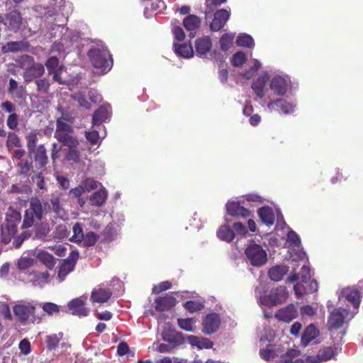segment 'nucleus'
<instances>
[{"label": "nucleus", "instance_id": "obj_61", "mask_svg": "<svg viewBox=\"0 0 363 363\" xmlns=\"http://www.w3.org/2000/svg\"><path fill=\"white\" fill-rule=\"evenodd\" d=\"M18 348L22 354L28 355L31 352L30 341L27 338L23 339L18 345Z\"/></svg>", "mask_w": 363, "mask_h": 363}, {"label": "nucleus", "instance_id": "obj_2", "mask_svg": "<svg viewBox=\"0 0 363 363\" xmlns=\"http://www.w3.org/2000/svg\"><path fill=\"white\" fill-rule=\"evenodd\" d=\"M87 55L93 67L102 74L107 73L113 66L112 56L106 49L94 48L89 50Z\"/></svg>", "mask_w": 363, "mask_h": 363}, {"label": "nucleus", "instance_id": "obj_24", "mask_svg": "<svg viewBox=\"0 0 363 363\" xmlns=\"http://www.w3.org/2000/svg\"><path fill=\"white\" fill-rule=\"evenodd\" d=\"M269 79V74L267 73H264L252 82V89L257 96L259 99H262L264 96V89Z\"/></svg>", "mask_w": 363, "mask_h": 363}, {"label": "nucleus", "instance_id": "obj_18", "mask_svg": "<svg viewBox=\"0 0 363 363\" xmlns=\"http://www.w3.org/2000/svg\"><path fill=\"white\" fill-rule=\"evenodd\" d=\"M68 308L72 313L78 316H86L89 309L85 307V301L82 298H77L69 302Z\"/></svg>", "mask_w": 363, "mask_h": 363}, {"label": "nucleus", "instance_id": "obj_44", "mask_svg": "<svg viewBox=\"0 0 363 363\" xmlns=\"http://www.w3.org/2000/svg\"><path fill=\"white\" fill-rule=\"evenodd\" d=\"M62 337V335L59 337V335L56 334L48 335L45 337V343L47 345V349L49 351H52L55 350L60 343V341L61 340Z\"/></svg>", "mask_w": 363, "mask_h": 363}, {"label": "nucleus", "instance_id": "obj_15", "mask_svg": "<svg viewBox=\"0 0 363 363\" xmlns=\"http://www.w3.org/2000/svg\"><path fill=\"white\" fill-rule=\"evenodd\" d=\"M342 294L355 309L359 308L363 295L361 289L356 287H348L342 290Z\"/></svg>", "mask_w": 363, "mask_h": 363}, {"label": "nucleus", "instance_id": "obj_27", "mask_svg": "<svg viewBox=\"0 0 363 363\" xmlns=\"http://www.w3.org/2000/svg\"><path fill=\"white\" fill-rule=\"evenodd\" d=\"M187 340L189 342L199 349H211L213 347V342L206 337H199L194 335H188Z\"/></svg>", "mask_w": 363, "mask_h": 363}, {"label": "nucleus", "instance_id": "obj_6", "mask_svg": "<svg viewBox=\"0 0 363 363\" xmlns=\"http://www.w3.org/2000/svg\"><path fill=\"white\" fill-rule=\"evenodd\" d=\"M245 254L247 261L253 267H260L267 262V254L263 247L251 241L245 249Z\"/></svg>", "mask_w": 363, "mask_h": 363}, {"label": "nucleus", "instance_id": "obj_22", "mask_svg": "<svg viewBox=\"0 0 363 363\" xmlns=\"http://www.w3.org/2000/svg\"><path fill=\"white\" fill-rule=\"evenodd\" d=\"M270 89L277 96H284L288 89V84L285 79L280 76L274 77L270 83Z\"/></svg>", "mask_w": 363, "mask_h": 363}, {"label": "nucleus", "instance_id": "obj_10", "mask_svg": "<svg viewBox=\"0 0 363 363\" xmlns=\"http://www.w3.org/2000/svg\"><path fill=\"white\" fill-rule=\"evenodd\" d=\"M347 314V311L345 309L335 308L328 316V325L329 328L339 329L342 328Z\"/></svg>", "mask_w": 363, "mask_h": 363}, {"label": "nucleus", "instance_id": "obj_50", "mask_svg": "<svg viewBox=\"0 0 363 363\" xmlns=\"http://www.w3.org/2000/svg\"><path fill=\"white\" fill-rule=\"evenodd\" d=\"M6 146L9 149H11L14 147H21V143L19 137L14 133H9Z\"/></svg>", "mask_w": 363, "mask_h": 363}, {"label": "nucleus", "instance_id": "obj_23", "mask_svg": "<svg viewBox=\"0 0 363 363\" xmlns=\"http://www.w3.org/2000/svg\"><path fill=\"white\" fill-rule=\"evenodd\" d=\"M112 291L110 289L99 288L94 289L91 294V301L93 303H106L111 297Z\"/></svg>", "mask_w": 363, "mask_h": 363}, {"label": "nucleus", "instance_id": "obj_11", "mask_svg": "<svg viewBox=\"0 0 363 363\" xmlns=\"http://www.w3.org/2000/svg\"><path fill=\"white\" fill-rule=\"evenodd\" d=\"M29 155H33L35 162V167L38 169H45L48 164V157L47 155V150L44 144H40L33 152H28Z\"/></svg>", "mask_w": 363, "mask_h": 363}, {"label": "nucleus", "instance_id": "obj_25", "mask_svg": "<svg viewBox=\"0 0 363 363\" xmlns=\"http://www.w3.org/2000/svg\"><path fill=\"white\" fill-rule=\"evenodd\" d=\"M301 352L296 349H289L286 353L280 356V359L277 363H305L304 360L298 358Z\"/></svg>", "mask_w": 363, "mask_h": 363}, {"label": "nucleus", "instance_id": "obj_64", "mask_svg": "<svg viewBox=\"0 0 363 363\" xmlns=\"http://www.w3.org/2000/svg\"><path fill=\"white\" fill-rule=\"evenodd\" d=\"M300 279L303 283H307L311 279V269L308 267L303 265L301 269Z\"/></svg>", "mask_w": 363, "mask_h": 363}, {"label": "nucleus", "instance_id": "obj_56", "mask_svg": "<svg viewBox=\"0 0 363 363\" xmlns=\"http://www.w3.org/2000/svg\"><path fill=\"white\" fill-rule=\"evenodd\" d=\"M163 340L169 343L179 345L184 341L183 335L181 333H176L173 335L169 336V337H166L163 336Z\"/></svg>", "mask_w": 363, "mask_h": 363}, {"label": "nucleus", "instance_id": "obj_53", "mask_svg": "<svg viewBox=\"0 0 363 363\" xmlns=\"http://www.w3.org/2000/svg\"><path fill=\"white\" fill-rule=\"evenodd\" d=\"M247 60L245 53L237 52L233 55L232 65L235 67H241Z\"/></svg>", "mask_w": 363, "mask_h": 363}, {"label": "nucleus", "instance_id": "obj_20", "mask_svg": "<svg viewBox=\"0 0 363 363\" xmlns=\"http://www.w3.org/2000/svg\"><path fill=\"white\" fill-rule=\"evenodd\" d=\"M183 25L185 29L189 31V37L193 38L195 37L196 30L201 26V20L197 16L189 14L184 18Z\"/></svg>", "mask_w": 363, "mask_h": 363}, {"label": "nucleus", "instance_id": "obj_57", "mask_svg": "<svg viewBox=\"0 0 363 363\" xmlns=\"http://www.w3.org/2000/svg\"><path fill=\"white\" fill-rule=\"evenodd\" d=\"M163 340L169 343L179 345L184 341L183 335L181 333H176L173 335L169 336V337H166L163 336Z\"/></svg>", "mask_w": 363, "mask_h": 363}, {"label": "nucleus", "instance_id": "obj_30", "mask_svg": "<svg viewBox=\"0 0 363 363\" xmlns=\"http://www.w3.org/2000/svg\"><path fill=\"white\" fill-rule=\"evenodd\" d=\"M109 116L108 108L105 106H101L94 111L92 116L93 125H99L104 122Z\"/></svg>", "mask_w": 363, "mask_h": 363}, {"label": "nucleus", "instance_id": "obj_5", "mask_svg": "<svg viewBox=\"0 0 363 363\" xmlns=\"http://www.w3.org/2000/svg\"><path fill=\"white\" fill-rule=\"evenodd\" d=\"M72 131V127L65 121V118H60L57 120L54 137L62 145L74 146L76 145L77 138L70 135Z\"/></svg>", "mask_w": 363, "mask_h": 363}, {"label": "nucleus", "instance_id": "obj_4", "mask_svg": "<svg viewBox=\"0 0 363 363\" xmlns=\"http://www.w3.org/2000/svg\"><path fill=\"white\" fill-rule=\"evenodd\" d=\"M14 315L21 323L28 322L31 323H39L41 318L35 315V307L31 303H23L16 304L13 308Z\"/></svg>", "mask_w": 363, "mask_h": 363}, {"label": "nucleus", "instance_id": "obj_43", "mask_svg": "<svg viewBox=\"0 0 363 363\" xmlns=\"http://www.w3.org/2000/svg\"><path fill=\"white\" fill-rule=\"evenodd\" d=\"M99 238V235L94 232H88L84 236V239L82 242V246L84 247H93L96 243Z\"/></svg>", "mask_w": 363, "mask_h": 363}, {"label": "nucleus", "instance_id": "obj_42", "mask_svg": "<svg viewBox=\"0 0 363 363\" xmlns=\"http://www.w3.org/2000/svg\"><path fill=\"white\" fill-rule=\"evenodd\" d=\"M38 133L36 130L31 131L26 135V146L28 152H33L38 147L37 143Z\"/></svg>", "mask_w": 363, "mask_h": 363}, {"label": "nucleus", "instance_id": "obj_14", "mask_svg": "<svg viewBox=\"0 0 363 363\" xmlns=\"http://www.w3.org/2000/svg\"><path fill=\"white\" fill-rule=\"evenodd\" d=\"M227 213L233 217L247 218L250 216V211L242 206L239 201H228L226 205Z\"/></svg>", "mask_w": 363, "mask_h": 363}, {"label": "nucleus", "instance_id": "obj_47", "mask_svg": "<svg viewBox=\"0 0 363 363\" xmlns=\"http://www.w3.org/2000/svg\"><path fill=\"white\" fill-rule=\"evenodd\" d=\"M39 258L41 262L50 269H52L55 265V257L48 252L42 253Z\"/></svg>", "mask_w": 363, "mask_h": 363}, {"label": "nucleus", "instance_id": "obj_19", "mask_svg": "<svg viewBox=\"0 0 363 363\" xmlns=\"http://www.w3.org/2000/svg\"><path fill=\"white\" fill-rule=\"evenodd\" d=\"M298 316L297 310L294 304L280 308L275 314L276 318L289 323Z\"/></svg>", "mask_w": 363, "mask_h": 363}, {"label": "nucleus", "instance_id": "obj_37", "mask_svg": "<svg viewBox=\"0 0 363 363\" xmlns=\"http://www.w3.org/2000/svg\"><path fill=\"white\" fill-rule=\"evenodd\" d=\"M217 235L220 240L227 242H231L235 238L233 230H232L228 225H223L220 227L217 231Z\"/></svg>", "mask_w": 363, "mask_h": 363}, {"label": "nucleus", "instance_id": "obj_8", "mask_svg": "<svg viewBox=\"0 0 363 363\" xmlns=\"http://www.w3.org/2000/svg\"><path fill=\"white\" fill-rule=\"evenodd\" d=\"M288 297V291L284 286H279L270 290L268 295L260 296L262 305L273 306L285 301Z\"/></svg>", "mask_w": 363, "mask_h": 363}, {"label": "nucleus", "instance_id": "obj_48", "mask_svg": "<svg viewBox=\"0 0 363 363\" xmlns=\"http://www.w3.org/2000/svg\"><path fill=\"white\" fill-rule=\"evenodd\" d=\"M179 328L185 331H193V324L195 323L194 318H179L177 320Z\"/></svg>", "mask_w": 363, "mask_h": 363}, {"label": "nucleus", "instance_id": "obj_63", "mask_svg": "<svg viewBox=\"0 0 363 363\" xmlns=\"http://www.w3.org/2000/svg\"><path fill=\"white\" fill-rule=\"evenodd\" d=\"M43 311L49 315H52L54 313H58L60 311V307L53 303H45L43 305Z\"/></svg>", "mask_w": 363, "mask_h": 363}, {"label": "nucleus", "instance_id": "obj_3", "mask_svg": "<svg viewBox=\"0 0 363 363\" xmlns=\"http://www.w3.org/2000/svg\"><path fill=\"white\" fill-rule=\"evenodd\" d=\"M21 66L25 69L23 79L26 82L42 77L45 72L44 66L40 63H35L34 58L28 55H23L21 58Z\"/></svg>", "mask_w": 363, "mask_h": 363}, {"label": "nucleus", "instance_id": "obj_60", "mask_svg": "<svg viewBox=\"0 0 363 363\" xmlns=\"http://www.w3.org/2000/svg\"><path fill=\"white\" fill-rule=\"evenodd\" d=\"M35 84L37 85L38 91L46 94L48 92L50 88V83L45 79H40L35 81Z\"/></svg>", "mask_w": 363, "mask_h": 363}, {"label": "nucleus", "instance_id": "obj_35", "mask_svg": "<svg viewBox=\"0 0 363 363\" xmlns=\"http://www.w3.org/2000/svg\"><path fill=\"white\" fill-rule=\"evenodd\" d=\"M259 354L266 361H269L279 357V352L275 350V345L272 344L267 345L264 349H261Z\"/></svg>", "mask_w": 363, "mask_h": 363}, {"label": "nucleus", "instance_id": "obj_13", "mask_svg": "<svg viewBox=\"0 0 363 363\" xmlns=\"http://www.w3.org/2000/svg\"><path fill=\"white\" fill-rule=\"evenodd\" d=\"M335 355V349L332 347H323L318 352L316 355H309L306 357L308 363H322L331 359Z\"/></svg>", "mask_w": 363, "mask_h": 363}, {"label": "nucleus", "instance_id": "obj_7", "mask_svg": "<svg viewBox=\"0 0 363 363\" xmlns=\"http://www.w3.org/2000/svg\"><path fill=\"white\" fill-rule=\"evenodd\" d=\"M21 220L20 212L13 211L7 215L5 226L1 230V242L8 244L17 233V226Z\"/></svg>", "mask_w": 363, "mask_h": 363}, {"label": "nucleus", "instance_id": "obj_34", "mask_svg": "<svg viewBox=\"0 0 363 363\" xmlns=\"http://www.w3.org/2000/svg\"><path fill=\"white\" fill-rule=\"evenodd\" d=\"M175 52L177 55L189 58L194 55V49L191 44H174Z\"/></svg>", "mask_w": 363, "mask_h": 363}, {"label": "nucleus", "instance_id": "obj_51", "mask_svg": "<svg viewBox=\"0 0 363 363\" xmlns=\"http://www.w3.org/2000/svg\"><path fill=\"white\" fill-rule=\"evenodd\" d=\"M72 98L78 102L81 107L89 109L91 107L90 103L87 101L85 95L82 92L75 93L72 96Z\"/></svg>", "mask_w": 363, "mask_h": 363}, {"label": "nucleus", "instance_id": "obj_26", "mask_svg": "<svg viewBox=\"0 0 363 363\" xmlns=\"http://www.w3.org/2000/svg\"><path fill=\"white\" fill-rule=\"evenodd\" d=\"M319 335V330L313 324L307 326L302 335L301 343L303 347H306L312 340H315Z\"/></svg>", "mask_w": 363, "mask_h": 363}, {"label": "nucleus", "instance_id": "obj_36", "mask_svg": "<svg viewBox=\"0 0 363 363\" xmlns=\"http://www.w3.org/2000/svg\"><path fill=\"white\" fill-rule=\"evenodd\" d=\"M30 277H32V281L34 285L43 286L48 283L50 274L48 272H33L30 273Z\"/></svg>", "mask_w": 363, "mask_h": 363}, {"label": "nucleus", "instance_id": "obj_32", "mask_svg": "<svg viewBox=\"0 0 363 363\" xmlns=\"http://www.w3.org/2000/svg\"><path fill=\"white\" fill-rule=\"evenodd\" d=\"M289 267L285 265H277L270 268L268 271V275L271 280L279 281L283 279L287 273Z\"/></svg>", "mask_w": 363, "mask_h": 363}, {"label": "nucleus", "instance_id": "obj_55", "mask_svg": "<svg viewBox=\"0 0 363 363\" xmlns=\"http://www.w3.org/2000/svg\"><path fill=\"white\" fill-rule=\"evenodd\" d=\"M172 286V284L171 281H164L160 282L159 284L154 286L152 288V293L155 294H159L162 293V291H164L166 290H168L171 289Z\"/></svg>", "mask_w": 363, "mask_h": 363}, {"label": "nucleus", "instance_id": "obj_9", "mask_svg": "<svg viewBox=\"0 0 363 363\" xmlns=\"http://www.w3.org/2000/svg\"><path fill=\"white\" fill-rule=\"evenodd\" d=\"M230 16V11L227 9H220L217 10L214 13L213 18L210 24L211 30L216 32L221 30L226 24Z\"/></svg>", "mask_w": 363, "mask_h": 363}, {"label": "nucleus", "instance_id": "obj_62", "mask_svg": "<svg viewBox=\"0 0 363 363\" xmlns=\"http://www.w3.org/2000/svg\"><path fill=\"white\" fill-rule=\"evenodd\" d=\"M81 185L83 189H84V191H91L97 188L96 182L91 178H87L82 182Z\"/></svg>", "mask_w": 363, "mask_h": 363}, {"label": "nucleus", "instance_id": "obj_58", "mask_svg": "<svg viewBox=\"0 0 363 363\" xmlns=\"http://www.w3.org/2000/svg\"><path fill=\"white\" fill-rule=\"evenodd\" d=\"M45 66L49 73L51 74L52 71L58 69L59 59L54 56L49 57L45 62Z\"/></svg>", "mask_w": 363, "mask_h": 363}, {"label": "nucleus", "instance_id": "obj_52", "mask_svg": "<svg viewBox=\"0 0 363 363\" xmlns=\"http://www.w3.org/2000/svg\"><path fill=\"white\" fill-rule=\"evenodd\" d=\"M184 308L190 313H194L201 311L203 305L198 301H188L184 303Z\"/></svg>", "mask_w": 363, "mask_h": 363}, {"label": "nucleus", "instance_id": "obj_1", "mask_svg": "<svg viewBox=\"0 0 363 363\" xmlns=\"http://www.w3.org/2000/svg\"><path fill=\"white\" fill-rule=\"evenodd\" d=\"M29 203V208L26 210L24 213L22 229L31 227L34 223V218L40 221L43 219L44 215L50 213V208L47 201H41L34 196L30 198Z\"/></svg>", "mask_w": 363, "mask_h": 363}, {"label": "nucleus", "instance_id": "obj_29", "mask_svg": "<svg viewBox=\"0 0 363 363\" xmlns=\"http://www.w3.org/2000/svg\"><path fill=\"white\" fill-rule=\"evenodd\" d=\"M28 47V43L24 41H10L1 47V50L4 53L17 52L26 50Z\"/></svg>", "mask_w": 363, "mask_h": 363}, {"label": "nucleus", "instance_id": "obj_45", "mask_svg": "<svg viewBox=\"0 0 363 363\" xmlns=\"http://www.w3.org/2000/svg\"><path fill=\"white\" fill-rule=\"evenodd\" d=\"M234 35L230 33H224L220 39V47L223 51H227L233 45Z\"/></svg>", "mask_w": 363, "mask_h": 363}, {"label": "nucleus", "instance_id": "obj_54", "mask_svg": "<svg viewBox=\"0 0 363 363\" xmlns=\"http://www.w3.org/2000/svg\"><path fill=\"white\" fill-rule=\"evenodd\" d=\"M33 182L36 184L38 188L41 190H46V184L43 172H38L32 177Z\"/></svg>", "mask_w": 363, "mask_h": 363}, {"label": "nucleus", "instance_id": "obj_41", "mask_svg": "<svg viewBox=\"0 0 363 363\" xmlns=\"http://www.w3.org/2000/svg\"><path fill=\"white\" fill-rule=\"evenodd\" d=\"M78 145H79V141L77 139V143L74 146L66 145L67 147H69V150H68L67 152L66 153V156H65V158L67 160L72 161L75 163H77L79 162L80 152L77 149Z\"/></svg>", "mask_w": 363, "mask_h": 363}, {"label": "nucleus", "instance_id": "obj_38", "mask_svg": "<svg viewBox=\"0 0 363 363\" xmlns=\"http://www.w3.org/2000/svg\"><path fill=\"white\" fill-rule=\"evenodd\" d=\"M16 167L18 174L28 177L31 174L33 169L32 162L28 160L21 161L17 164Z\"/></svg>", "mask_w": 363, "mask_h": 363}, {"label": "nucleus", "instance_id": "obj_40", "mask_svg": "<svg viewBox=\"0 0 363 363\" xmlns=\"http://www.w3.org/2000/svg\"><path fill=\"white\" fill-rule=\"evenodd\" d=\"M72 230L73 235L69 238V240L77 244L82 243L84 236L82 224L79 223H76L73 225Z\"/></svg>", "mask_w": 363, "mask_h": 363}, {"label": "nucleus", "instance_id": "obj_39", "mask_svg": "<svg viewBox=\"0 0 363 363\" xmlns=\"http://www.w3.org/2000/svg\"><path fill=\"white\" fill-rule=\"evenodd\" d=\"M74 266L72 265L68 261L63 260L58 270L57 277L60 281H63L66 277L74 270Z\"/></svg>", "mask_w": 363, "mask_h": 363}, {"label": "nucleus", "instance_id": "obj_59", "mask_svg": "<svg viewBox=\"0 0 363 363\" xmlns=\"http://www.w3.org/2000/svg\"><path fill=\"white\" fill-rule=\"evenodd\" d=\"M6 125L11 130H16L18 125V116L16 113L10 114L6 121Z\"/></svg>", "mask_w": 363, "mask_h": 363}, {"label": "nucleus", "instance_id": "obj_21", "mask_svg": "<svg viewBox=\"0 0 363 363\" xmlns=\"http://www.w3.org/2000/svg\"><path fill=\"white\" fill-rule=\"evenodd\" d=\"M211 48L212 43L208 36L198 38L195 42L196 55L199 57L206 56L210 52Z\"/></svg>", "mask_w": 363, "mask_h": 363}, {"label": "nucleus", "instance_id": "obj_49", "mask_svg": "<svg viewBox=\"0 0 363 363\" xmlns=\"http://www.w3.org/2000/svg\"><path fill=\"white\" fill-rule=\"evenodd\" d=\"M48 205L50 208V213L53 211L58 214L62 211V207L60 204V198L57 196H52L50 202H48Z\"/></svg>", "mask_w": 363, "mask_h": 363}, {"label": "nucleus", "instance_id": "obj_31", "mask_svg": "<svg viewBox=\"0 0 363 363\" xmlns=\"http://www.w3.org/2000/svg\"><path fill=\"white\" fill-rule=\"evenodd\" d=\"M257 213L263 223L267 225H273L274 222V214L270 207L264 206L259 208L257 211Z\"/></svg>", "mask_w": 363, "mask_h": 363}, {"label": "nucleus", "instance_id": "obj_12", "mask_svg": "<svg viewBox=\"0 0 363 363\" xmlns=\"http://www.w3.org/2000/svg\"><path fill=\"white\" fill-rule=\"evenodd\" d=\"M220 325V319L219 315L216 313H209L203 320V333L206 335H211L218 330Z\"/></svg>", "mask_w": 363, "mask_h": 363}, {"label": "nucleus", "instance_id": "obj_46", "mask_svg": "<svg viewBox=\"0 0 363 363\" xmlns=\"http://www.w3.org/2000/svg\"><path fill=\"white\" fill-rule=\"evenodd\" d=\"M236 43L238 46L250 48L253 47L255 44L253 38L247 34H242L239 35L237 38Z\"/></svg>", "mask_w": 363, "mask_h": 363}, {"label": "nucleus", "instance_id": "obj_16", "mask_svg": "<svg viewBox=\"0 0 363 363\" xmlns=\"http://www.w3.org/2000/svg\"><path fill=\"white\" fill-rule=\"evenodd\" d=\"M4 23L11 31L17 32L22 23V16L20 12L16 10L12 11L6 14L4 19Z\"/></svg>", "mask_w": 363, "mask_h": 363}, {"label": "nucleus", "instance_id": "obj_28", "mask_svg": "<svg viewBox=\"0 0 363 363\" xmlns=\"http://www.w3.org/2000/svg\"><path fill=\"white\" fill-rule=\"evenodd\" d=\"M275 106H277L284 114L291 113L294 110V106L283 99H279L274 101H271L267 104V107L270 110L274 109Z\"/></svg>", "mask_w": 363, "mask_h": 363}, {"label": "nucleus", "instance_id": "obj_17", "mask_svg": "<svg viewBox=\"0 0 363 363\" xmlns=\"http://www.w3.org/2000/svg\"><path fill=\"white\" fill-rule=\"evenodd\" d=\"M177 300L171 294H166L164 296H159L155 298V310L159 312H164L170 310L176 305Z\"/></svg>", "mask_w": 363, "mask_h": 363}, {"label": "nucleus", "instance_id": "obj_33", "mask_svg": "<svg viewBox=\"0 0 363 363\" xmlns=\"http://www.w3.org/2000/svg\"><path fill=\"white\" fill-rule=\"evenodd\" d=\"M108 193L105 189L94 192L89 198L90 204L94 206H101L107 199Z\"/></svg>", "mask_w": 363, "mask_h": 363}]
</instances>
